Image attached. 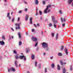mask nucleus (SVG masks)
Listing matches in <instances>:
<instances>
[{
  "mask_svg": "<svg viewBox=\"0 0 73 73\" xmlns=\"http://www.w3.org/2000/svg\"><path fill=\"white\" fill-rule=\"evenodd\" d=\"M18 35L19 36V38H21V34H20V33H18Z\"/></svg>",
  "mask_w": 73,
  "mask_h": 73,
  "instance_id": "4be33fe9",
  "label": "nucleus"
},
{
  "mask_svg": "<svg viewBox=\"0 0 73 73\" xmlns=\"http://www.w3.org/2000/svg\"><path fill=\"white\" fill-rule=\"evenodd\" d=\"M44 72L45 73H46V72H47V69L46 68H45Z\"/></svg>",
  "mask_w": 73,
  "mask_h": 73,
  "instance_id": "473e14b6",
  "label": "nucleus"
},
{
  "mask_svg": "<svg viewBox=\"0 0 73 73\" xmlns=\"http://www.w3.org/2000/svg\"><path fill=\"white\" fill-rule=\"evenodd\" d=\"M48 10V9H47L46 8L45 9V10L44 11V13H47V10Z\"/></svg>",
  "mask_w": 73,
  "mask_h": 73,
  "instance_id": "2eb2a0df",
  "label": "nucleus"
},
{
  "mask_svg": "<svg viewBox=\"0 0 73 73\" xmlns=\"http://www.w3.org/2000/svg\"><path fill=\"white\" fill-rule=\"evenodd\" d=\"M28 17H29V16H28V15H26L25 18L26 21H27V20H28Z\"/></svg>",
  "mask_w": 73,
  "mask_h": 73,
  "instance_id": "f3484780",
  "label": "nucleus"
},
{
  "mask_svg": "<svg viewBox=\"0 0 73 73\" xmlns=\"http://www.w3.org/2000/svg\"><path fill=\"white\" fill-rule=\"evenodd\" d=\"M39 14L40 15H42V11H39Z\"/></svg>",
  "mask_w": 73,
  "mask_h": 73,
  "instance_id": "f704fd0d",
  "label": "nucleus"
},
{
  "mask_svg": "<svg viewBox=\"0 0 73 73\" xmlns=\"http://www.w3.org/2000/svg\"><path fill=\"white\" fill-rule=\"evenodd\" d=\"M27 11H28V9H27V8H25V12H27Z\"/></svg>",
  "mask_w": 73,
  "mask_h": 73,
  "instance_id": "a18cd8bd",
  "label": "nucleus"
},
{
  "mask_svg": "<svg viewBox=\"0 0 73 73\" xmlns=\"http://www.w3.org/2000/svg\"><path fill=\"white\" fill-rule=\"evenodd\" d=\"M42 20V17H40V20Z\"/></svg>",
  "mask_w": 73,
  "mask_h": 73,
  "instance_id": "e2e57ef3",
  "label": "nucleus"
},
{
  "mask_svg": "<svg viewBox=\"0 0 73 73\" xmlns=\"http://www.w3.org/2000/svg\"><path fill=\"white\" fill-rule=\"evenodd\" d=\"M14 20H15V18H13L12 20V22H14Z\"/></svg>",
  "mask_w": 73,
  "mask_h": 73,
  "instance_id": "ea45409f",
  "label": "nucleus"
},
{
  "mask_svg": "<svg viewBox=\"0 0 73 73\" xmlns=\"http://www.w3.org/2000/svg\"><path fill=\"white\" fill-rule=\"evenodd\" d=\"M35 4L36 5H37L38 4V1H35Z\"/></svg>",
  "mask_w": 73,
  "mask_h": 73,
  "instance_id": "b1692460",
  "label": "nucleus"
},
{
  "mask_svg": "<svg viewBox=\"0 0 73 73\" xmlns=\"http://www.w3.org/2000/svg\"><path fill=\"white\" fill-rule=\"evenodd\" d=\"M31 57L32 60H34L35 58V55H34L33 54H32Z\"/></svg>",
  "mask_w": 73,
  "mask_h": 73,
  "instance_id": "1a4fd4ad",
  "label": "nucleus"
},
{
  "mask_svg": "<svg viewBox=\"0 0 73 73\" xmlns=\"http://www.w3.org/2000/svg\"><path fill=\"white\" fill-rule=\"evenodd\" d=\"M22 44V42L21 41H20L19 43V45H21Z\"/></svg>",
  "mask_w": 73,
  "mask_h": 73,
  "instance_id": "c756f323",
  "label": "nucleus"
},
{
  "mask_svg": "<svg viewBox=\"0 0 73 73\" xmlns=\"http://www.w3.org/2000/svg\"><path fill=\"white\" fill-rule=\"evenodd\" d=\"M9 20H11V17L10 16H9V17H8Z\"/></svg>",
  "mask_w": 73,
  "mask_h": 73,
  "instance_id": "09e8293b",
  "label": "nucleus"
},
{
  "mask_svg": "<svg viewBox=\"0 0 73 73\" xmlns=\"http://www.w3.org/2000/svg\"><path fill=\"white\" fill-rule=\"evenodd\" d=\"M20 25L21 24V23L20 22L17 25V27L19 29H20Z\"/></svg>",
  "mask_w": 73,
  "mask_h": 73,
  "instance_id": "f8f14e48",
  "label": "nucleus"
},
{
  "mask_svg": "<svg viewBox=\"0 0 73 73\" xmlns=\"http://www.w3.org/2000/svg\"><path fill=\"white\" fill-rule=\"evenodd\" d=\"M34 26L35 27H37V25H36L35 24H34Z\"/></svg>",
  "mask_w": 73,
  "mask_h": 73,
  "instance_id": "8fccbe9b",
  "label": "nucleus"
},
{
  "mask_svg": "<svg viewBox=\"0 0 73 73\" xmlns=\"http://www.w3.org/2000/svg\"><path fill=\"white\" fill-rule=\"evenodd\" d=\"M35 66H37V62L36 61L35 62Z\"/></svg>",
  "mask_w": 73,
  "mask_h": 73,
  "instance_id": "49530a36",
  "label": "nucleus"
},
{
  "mask_svg": "<svg viewBox=\"0 0 73 73\" xmlns=\"http://www.w3.org/2000/svg\"><path fill=\"white\" fill-rule=\"evenodd\" d=\"M42 3L44 5H45V1H43L42 2Z\"/></svg>",
  "mask_w": 73,
  "mask_h": 73,
  "instance_id": "de8ad7c7",
  "label": "nucleus"
},
{
  "mask_svg": "<svg viewBox=\"0 0 73 73\" xmlns=\"http://www.w3.org/2000/svg\"><path fill=\"white\" fill-rule=\"evenodd\" d=\"M43 48L46 49V50L49 51L50 50V48L48 47V44L45 42H43L41 43Z\"/></svg>",
  "mask_w": 73,
  "mask_h": 73,
  "instance_id": "f257e3e1",
  "label": "nucleus"
},
{
  "mask_svg": "<svg viewBox=\"0 0 73 73\" xmlns=\"http://www.w3.org/2000/svg\"><path fill=\"white\" fill-rule=\"evenodd\" d=\"M0 44L1 45H5V42L3 40L2 41H0Z\"/></svg>",
  "mask_w": 73,
  "mask_h": 73,
  "instance_id": "39448f33",
  "label": "nucleus"
},
{
  "mask_svg": "<svg viewBox=\"0 0 73 73\" xmlns=\"http://www.w3.org/2000/svg\"><path fill=\"white\" fill-rule=\"evenodd\" d=\"M51 19L52 21L54 24H56V23H58V21L55 20V18L54 17L52 16L51 17Z\"/></svg>",
  "mask_w": 73,
  "mask_h": 73,
  "instance_id": "f03ea898",
  "label": "nucleus"
},
{
  "mask_svg": "<svg viewBox=\"0 0 73 73\" xmlns=\"http://www.w3.org/2000/svg\"><path fill=\"white\" fill-rule=\"evenodd\" d=\"M53 56H52L50 57V59L51 60H52V59H53Z\"/></svg>",
  "mask_w": 73,
  "mask_h": 73,
  "instance_id": "603ef678",
  "label": "nucleus"
},
{
  "mask_svg": "<svg viewBox=\"0 0 73 73\" xmlns=\"http://www.w3.org/2000/svg\"><path fill=\"white\" fill-rule=\"evenodd\" d=\"M43 55H44V56H45L46 55V53H44L43 54Z\"/></svg>",
  "mask_w": 73,
  "mask_h": 73,
  "instance_id": "69168bd1",
  "label": "nucleus"
},
{
  "mask_svg": "<svg viewBox=\"0 0 73 73\" xmlns=\"http://www.w3.org/2000/svg\"><path fill=\"white\" fill-rule=\"evenodd\" d=\"M11 40V37L9 36V40Z\"/></svg>",
  "mask_w": 73,
  "mask_h": 73,
  "instance_id": "864d4df0",
  "label": "nucleus"
},
{
  "mask_svg": "<svg viewBox=\"0 0 73 73\" xmlns=\"http://www.w3.org/2000/svg\"><path fill=\"white\" fill-rule=\"evenodd\" d=\"M27 73H30V72H29V71H28L27 72Z\"/></svg>",
  "mask_w": 73,
  "mask_h": 73,
  "instance_id": "774afa93",
  "label": "nucleus"
},
{
  "mask_svg": "<svg viewBox=\"0 0 73 73\" xmlns=\"http://www.w3.org/2000/svg\"><path fill=\"white\" fill-rule=\"evenodd\" d=\"M65 23H63L62 24V27H65Z\"/></svg>",
  "mask_w": 73,
  "mask_h": 73,
  "instance_id": "37998d69",
  "label": "nucleus"
},
{
  "mask_svg": "<svg viewBox=\"0 0 73 73\" xmlns=\"http://www.w3.org/2000/svg\"><path fill=\"white\" fill-rule=\"evenodd\" d=\"M73 0H68V3L69 5H70L72 3Z\"/></svg>",
  "mask_w": 73,
  "mask_h": 73,
  "instance_id": "6e6552de",
  "label": "nucleus"
},
{
  "mask_svg": "<svg viewBox=\"0 0 73 73\" xmlns=\"http://www.w3.org/2000/svg\"><path fill=\"white\" fill-rule=\"evenodd\" d=\"M13 51L14 53V54H17V52H16V50H14Z\"/></svg>",
  "mask_w": 73,
  "mask_h": 73,
  "instance_id": "7c9ffc66",
  "label": "nucleus"
},
{
  "mask_svg": "<svg viewBox=\"0 0 73 73\" xmlns=\"http://www.w3.org/2000/svg\"><path fill=\"white\" fill-rule=\"evenodd\" d=\"M64 49V46H62L60 47V50H63V49Z\"/></svg>",
  "mask_w": 73,
  "mask_h": 73,
  "instance_id": "a211bd4d",
  "label": "nucleus"
},
{
  "mask_svg": "<svg viewBox=\"0 0 73 73\" xmlns=\"http://www.w3.org/2000/svg\"><path fill=\"white\" fill-rule=\"evenodd\" d=\"M60 20L62 23H63V22L65 23V18H64V19H62V18H61Z\"/></svg>",
  "mask_w": 73,
  "mask_h": 73,
  "instance_id": "0eeeda50",
  "label": "nucleus"
},
{
  "mask_svg": "<svg viewBox=\"0 0 73 73\" xmlns=\"http://www.w3.org/2000/svg\"><path fill=\"white\" fill-rule=\"evenodd\" d=\"M17 61L16 60H15V64L16 68H17V67H18V66L17 65Z\"/></svg>",
  "mask_w": 73,
  "mask_h": 73,
  "instance_id": "9d476101",
  "label": "nucleus"
},
{
  "mask_svg": "<svg viewBox=\"0 0 73 73\" xmlns=\"http://www.w3.org/2000/svg\"><path fill=\"white\" fill-rule=\"evenodd\" d=\"M64 52L66 55H68V49L66 48L65 47L64 48Z\"/></svg>",
  "mask_w": 73,
  "mask_h": 73,
  "instance_id": "423d86ee",
  "label": "nucleus"
},
{
  "mask_svg": "<svg viewBox=\"0 0 73 73\" xmlns=\"http://www.w3.org/2000/svg\"><path fill=\"white\" fill-rule=\"evenodd\" d=\"M51 34L52 37H54V34L53 33H51Z\"/></svg>",
  "mask_w": 73,
  "mask_h": 73,
  "instance_id": "72a5a7b5",
  "label": "nucleus"
},
{
  "mask_svg": "<svg viewBox=\"0 0 73 73\" xmlns=\"http://www.w3.org/2000/svg\"><path fill=\"white\" fill-rule=\"evenodd\" d=\"M70 68L71 71H72V65H71L70 66Z\"/></svg>",
  "mask_w": 73,
  "mask_h": 73,
  "instance_id": "e433bc0d",
  "label": "nucleus"
},
{
  "mask_svg": "<svg viewBox=\"0 0 73 73\" xmlns=\"http://www.w3.org/2000/svg\"><path fill=\"white\" fill-rule=\"evenodd\" d=\"M24 56V55L20 56V57H19V58H20L21 59H23Z\"/></svg>",
  "mask_w": 73,
  "mask_h": 73,
  "instance_id": "ddd939ff",
  "label": "nucleus"
},
{
  "mask_svg": "<svg viewBox=\"0 0 73 73\" xmlns=\"http://www.w3.org/2000/svg\"><path fill=\"white\" fill-rule=\"evenodd\" d=\"M57 66L58 70H60V66H59V65H57Z\"/></svg>",
  "mask_w": 73,
  "mask_h": 73,
  "instance_id": "4468645a",
  "label": "nucleus"
},
{
  "mask_svg": "<svg viewBox=\"0 0 73 73\" xmlns=\"http://www.w3.org/2000/svg\"><path fill=\"white\" fill-rule=\"evenodd\" d=\"M11 70H12L13 72H15V70L13 67H12L10 69L8 68V72H10V71Z\"/></svg>",
  "mask_w": 73,
  "mask_h": 73,
  "instance_id": "7ed1b4c3",
  "label": "nucleus"
},
{
  "mask_svg": "<svg viewBox=\"0 0 73 73\" xmlns=\"http://www.w3.org/2000/svg\"><path fill=\"white\" fill-rule=\"evenodd\" d=\"M32 18H31L30 19V24H32Z\"/></svg>",
  "mask_w": 73,
  "mask_h": 73,
  "instance_id": "9b49d317",
  "label": "nucleus"
},
{
  "mask_svg": "<svg viewBox=\"0 0 73 73\" xmlns=\"http://www.w3.org/2000/svg\"><path fill=\"white\" fill-rule=\"evenodd\" d=\"M58 34H56V40H57V39H58Z\"/></svg>",
  "mask_w": 73,
  "mask_h": 73,
  "instance_id": "393cba45",
  "label": "nucleus"
},
{
  "mask_svg": "<svg viewBox=\"0 0 73 73\" xmlns=\"http://www.w3.org/2000/svg\"><path fill=\"white\" fill-rule=\"evenodd\" d=\"M48 25L49 27H52V23H50L49 24H48Z\"/></svg>",
  "mask_w": 73,
  "mask_h": 73,
  "instance_id": "a19ab883",
  "label": "nucleus"
},
{
  "mask_svg": "<svg viewBox=\"0 0 73 73\" xmlns=\"http://www.w3.org/2000/svg\"><path fill=\"white\" fill-rule=\"evenodd\" d=\"M51 7V5H48L46 6V8L47 9H49V8H50Z\"/></svg>",
  "mask_w": 73,
  "mask_h": 73,
  "instance_id": "dca6fc26",
  "label": "nucleus"
},
{
  "mask_svg": "<svg viewBox=\"0 0 73 73\" xmlns=\"http://www.w3.org/2000/svg\"><path fill=\"white\" fill-rule=\"evenodd\" d=\"M38 13L37 12H36V16H37V15H38Z\"/></svg>",
  "mask_w": 73,
  "mask_h": 73,
  "instance_id": "13d9d810",
  "label": "nucleus"
},
{
  "mask_svg": "<svg viewBox=\"0 0 73 73\" xmlns=\"http://www.w3.org/2000/svg\"><path fill=\"white\" fill-rule=\"evenodd\" d=\"M32 39L33 41H35V42H37V38L36 37H33Z\"/></svg>",
  "mask_w": 73,
  "mask_h": 73,
  "instance_id": "20e7f679",
  "label": "nucleus"
},
{
  "mask_svg": "<svg viewBox=\"0 0 73 73\" xmlns=\"http://www.w3.org/2000/svg\"><path fill=\"white\" fill-rule=\"evenodd\" d=\"M71 6L72 7H73V2H72V3Z\"/></svg>",
  "mask_w": 73,
  "mask_h": 73,
  "instance_id": "6e6d98bb",
  "label": "nucleus"
},
{
  "mask_svg": "<svg viewBox=\"0 0 73 73\" xmlns=\"http://www.w3.org/2000/svg\"><path fill=\"white\" fill-rule=\"evenodd\" d=\"M50 10H48L47 11L48 13H49V12H50Z\"/></svg>",
  "mask_w": 73,
  "mask_h": 73,
  "instance_id": "680f3d73",
  "label": "nucleus"
},
{
  "mask_svg": "<svg viewBox=\"0 0 73 73\" xmlns=\"http://www.w3.org/2000/svg\"><path fill=\"white\" fill-rule=\"evenodd\" d=\"M41 64H39L38 65V67L39 69H41Z\"/></svg>",
  "mask_w": 73,
  "mask_h": 73,
  "instance_id": "cd10ccee",
  "label": "nucleus"
},
{
  "mask_svg": "<svg viewBox=\"0 0 73 73\" xmlns=\"http://www.w3.org/2000/svg\"><path fill=\"white\" fill-rule=\"evenodd\" d=\"M11 29L12 31H13V32H14V29H13V28H11Z\"/></svg>",
  "mask_w": 73,
  "mask_h": 73,
  "instance_id": "bf43d9fd",
  "label": "nucleus"
},
{
  "mask_svg": "<svg viewBox=\"0 0 73 73\" xmlns=\"http://www.w3.org/2000/svg\"><path fill=\"white\" fill-rule=\"evenodd\" d=\"M60 62L61 65H63V62H62V60H60Z\"/></svg>",
  "mask_w": 73,
  "mask_h": 73,
  "instance_id": "bb28decb",
  "label": "nucleus"
},
{
  "mask_svg": "<svg viewBox=\"0 0 73 73\" xmlns=\"http://www.w3.org/2000/svg\"><path fill=\"white\" fill-rule=\"evenodd\" d=\"M62 72L63 73H65V72H66L65 68H64L63 69Z\"/></svg>",
  "mask_w": 73,
  "mask_h": 73,
  "instance_id": "5701e85b",
  "label": "nucleus"
},
{
  "mask_svg": "<svg viewBox=\"0 0 73 73\" xmlns=\"http://www.w3.org/2000/svg\"><path fill=\"white\" fill-rule=\"evenodd\" d=\"M18 58H19V57H18V55L15 56L16 59H18Z\"/></svg>",
  "mask_w": 73,
  "mask_h": 73,
  "instance_id": "c03bdc74",
  "label": "nucleus"
},
{
  "mask_svg": "<svg viewBox=\"0 0 73 73\" xmlns=\"http://www.w3.org/2000/svg\"><path fill=\"white\" fill-rule=\"evenodd\" d=\"M59 12L60 13L61 15H62V11L61 10H59Z\"/></svg>",
  "mask_w": 73,
  "mask_h": 73,
  "instance_id": "2f4dec72",
  "label": "nucleus"
},
{
  "mask_svg": "<svg viewBox=\"0 0 73 73\" xmlns=\"http://www.w3.org/2000/svg\"><path fill=\"white\" fill-rule=\"evenodd\" d=\"M20 17H18L17 20L18 21H20Z\"/></svg>",
  "mask_w": 73,
  "mask_h": 73,
  "instance_id": "3c124183",
  "label": "nucleus"
},
{
  "mask_svg": "<svg viewBox=\"0 0 73 73\" xmlns=\"http://www.w3.org/2000/svg\"><path fill=\"white\" fill-rule=\"evenodd\" d=\"M29 51H30V50H29V49H27L26 50V52L27 53H29Z\"/></svg>",
  "mask_w": 73,
  "mask_h": 73,
  "instance_id": "aec40b11",
  "label": "nucleus"
},
{
  "mask_svg": "<svg viewBox=\"0 0 73 73\" xmlns=\"http://www.w3.org/2000/svg\"><path fill=\"white\" fill-rule=\"evenodd\" d=\"M34 31H35V29H33L32 30V32H34Z\"/></svg>",
  "mask_w": 73,
  "mask_h": 73,
  "instance_id": "4d7b16f0",
  "label": "nucleus"
},
{
  "mask_svg": "<svg viewBox=\"0 0 73 73\" xmlns=\"http://www.w3.org/2000/svg\"><path fill=\"white\" fill-rule=\"evenodd\" d=\"M15 26H16V27H17V23H15Z\"/></svg>",
  "mask_w": 73,
  "mask_h": 73,
  "instance_id": "052dcab7",
  "label": "nucleus"
},
{
  "mask_svg": "<svg viewBox=\"0 0 73 73\" xmlns=\"http://www.w3.org/2000/svg\"><path fill=\"white\" fill-rule=\"evenodd\" d=\"M18 13H22V11L20 10L18 12Z\"/></svg>",
  "mask_w": 73,
  "mask_h": 73,
  "instance_id": "58836bf2",
  "label": "nucleus"
},
{
  "mask_svg": "<svg viewBox=\"0 0 73 73\" xmlns=\"http://www.w3.org/2000/svg\"><path fill=\"white\" fill-rule=\"evenodd\" d=\"M54 28H56V24H55L56 23H54Z\"/></svg>",
  "mask_w": 73,
  "mask_h": 73,
  "instance_id": "79ce46f5",
  "label": "nucleus"
},
{
  "mask_svg": "<svg viewBox=\"0 0 73 73\" xmlns=\"http://www.w3.org/2000/svg\"><path fill=\"white\" fill-rule=\"evenodd\" d=\"M37 27H39V26H40V25H39V23H38L37 24V25H36Z\"/></svg>",
  "mask_w": 73,
  "mask_h": 73,
  "instance_id": "5fc2aeb1",
  "label": "nucleus"
},
{
  "mask_svg": "<svg viewBox=\"0 0 73 73\" xmlns=\"http://www.w3.org/2000/svg\"><path fill=\"white\" fill-rule=\"evenodd\" d=\"M41 33L42 35H43V31H42L41 32Z\"/></svg>",
  "mask_w": 73,
  "mask_h": 73,
  "instance_id": "0e129e2a",
  "label": "nucleus"
},
{
  "mask_svg": "<svg viewBox=\"0 0 73 73\" xmlns=\"http://www.w3.org/2000/svg\"><path fill=\"white\" fill-rule=\"evenodd\" d=\"M58 55L59 56H62V54L61 53H58Z\"/></svg>",
  "mask_w": 73,
  "mask_h": 73,
  "instance_id": "412c9836",
  "label": "nucleus"
},
{
  "mask_svg": "<svg viewBox=\"0 0 73 73\" xmlns=\"http://www.w3.org/2000/svg\"><path fill=\"white\" fill-rule=\"evenodd\" d=\"M51 67H52V68H53L54 67V66H54V63H53L52 64H51Z\"/></svg>",
  "mask_w": 73,
  "mask_h": 73,
  "instance_id": "6ab92c4d",
  "label": "nucleus"
},
{
  "mask_svg": "<svg viewBox=\"0 0 73 73\" xmlns=\"http://www.w3.org/2000/svg\"><path fill=\"white\" fill-rule=\"evenodd\" d=\"M38 42H37L36 44H35V46H37V45H38Z\"/></svg>",
  "mask_w": 73,
  "mask_h": 73,
  "instance_id": "c9c22d12",
  "label": "nucleus"
},
{
  "mask_svg": "<svg viewBox=\"0 0 73 73\" xmlns=\"http://www.w3.org/2000/svg\"><path fill=\"white\" fill-rule=\"evenodd\" d=\"M23 58H24V60H25H25H27V58H26V57H25L24 56L23 57Z\"/></svg>",
  "mask_w": 73,
  "mask_h": 73,
  "instance_id": "4c0bfd02",
  "label": "nucleus"
},
{
  "mask_svg": "<svg viewBox=\"0 0 73 73\" xmlns=\"http://www.w3.org/2000/svg\"><path fill=\"white\" fill-rule=\"evenodd\" d=\"M2 38L3 40H5V36H4L3 35L2 36Z\"/></svg>",
  "mask_w": 73,
  "mask_h": 73,
  "instance_id": "a878e982",
  "label": "nucleus"
},
{
  "mask_svg": "<svg viewBox=\"0 0 73 73\" xmlns=\"http://www.w3.org/2000/svg\"><path fill=\"white\" fill-rule=\"evenodd\" d=\"M10 15V13H8L7 14V17H8Z\"/></svg>",
  "mask_w": 73,
  "mask_h": 73,
  "instance_id": "c85d7f7f",
  "label": "nucleus"
},
{
  "mask_svg": "<svg viewBox=\"0 0 73 73\" xmlns=\"http://www.w3.org/2000/svg\"><path fill=\"white\" fill-rule=\"evenodd\" d=\"M25 4H27V2L25 1Z\"/></svg>",
  "mask_w": 73,
  "mask_h": 73,
  "instance_id": "338daca9",
  "label": "nucleus"
}]
</instances>
